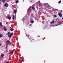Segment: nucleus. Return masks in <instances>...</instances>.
Wrapping results in <instances>:
<instances>
[{
    "instance_id": "nucleus-21",
    "label": "nucleus",
    "mask_w": 63,
    "mask_h": 63,
    "mask_svg": "<svg viewBox=\"0 0 63 63\" xmlns=\"http://www.w3.org/2000/svg\"><path fill=\"white\" fill-rule=\"evenodd\" d=\"M4 31H7V29H6V28H4Z\"/></svg>"
},
{
    "instance_id": "nucleus-32",
    "label": "nucleus",
    "mask_w": 63,
    "mask_h": 63,
    "mask_svg": "<svg viewBox=\"0 0 63 63\" xmlns=\"http://www.w3.org/2000/svg\"><path fill=\"white\" fill-rule=\"evenodd\" d=\"M58 20V19H56V20Z\"/></svg>"
},
{
    "instance_id": "nucleus-20",
    "label": "nucleus",
    "mask_w": 63,
    "mask_h": 63,
    "mask_svg": "<svg viewBox=\"0 0 63 63\" xmlns=\"http://www.w3.org/2000/svg\"><path fill=\"white\" fill-rule=\"evenodd\" d=\"M8 50L7 49V50H5V52L6 53H7L8 52Z\"/></svg>"
},
{
    "instance_id": "nucleus-24",
    "label": "nucleus",
    "mask_w": 63,
    "mask_h": 63,
    "mask_svg": "<svg viewBox=\"0 0 63 63\" xmlns=\"http://www.w3.org/2000/svg\"><path fill=\"white\" fill-rule=\"evenodd\" d=\"M61 1H59L58 3H61Z\"/></svg>"
},
{
    "instance_id": "nucleus-36",
    "label": "nucleus",
    "mask_w": 63,
    "mask_h": 63,
    "mask_svg": "<svg viewBox=\"0 0 63 63\" xmlns=\"http://www.w3.org/2000/svg\"><path fill=\"white\" fill-rule=\"evenodd\" d=\"M13 16H14V15H13Z\"/></svg>"
},
{
    "instance_id": "nucleus-4",
    "label": "nucleus",
    "mask_w": 63,
    "mask_h": 63,
    "mask_svg": "<svg viewBox=\"0 0 63 63\" xmlns=\"http://www.w3.org/2000/svg\"><path fill=\"white\" fill-rule=\"evenodd\" d=\"M11 32H8L7 33V35H8V37H10V35H9L10 34Z\"/></svg>"
},
{
    "instance_id": "nucleus-7",
    "label": "nucleus",
    "mask_w": 63,
    "mask_h": 63,
    "mask_svg": "<svg viewBox=\"0 0 63 63\" xmlns=\"http://www.w3.org/2000/svg\"><path fill=\"white\" fill-rule=\"evenodd\" d=\"M58 15L59 16H62V15L60 13H58Z\"/></svg>"
},
{
    "instance_id": "nucleus-16",
    "label": "nucleus",
    "mask_w": 63,
    "mask_h": 63,
    "mask_svg": "<svg viewBox=\"0 0 63 63\" xmlns=\"http://www.w3.org/2000/svg\"><path fill=\"white\" fill-rule=\"evenodd\" d=\"M6 42L8 43H10V41L9 40H7L6 41Z\"/></svg>"
},
{
    "instance_id": "nucleus-28",
    "label": "nucleus",
    "mask_w": 63,
    "mask_h": 63,
    "mask_svg": "<svg viewBox=\"0 0 63 63\" xmlns=\"http://www.w3.org/2000/svg\"><path fill=\"white\" fill-rule=\"evenodd\" d=\"M9 43H10V44H12V42H10H10Z\"/></svg>"
},
{
    "instance_id": "nucleus-5",
    "label": "nucleus",
    "mask_w": 63,
    "mask_h": 63,
    "mask_svg": "<svg viewBox=\"0 0 63 63\" xmlns=\"http://www.w3.org/2000/svg\"><path fill=\"white\" fill-rule=\"evenodd\" d=\"M39 3H38V5L39 6H41L42 5V4L40 2V1H39L38 2Z\"/></svg>"
},
{
    "instance_id": "nucleus-10",
    "label": "nucleus",
    "mask_w": 63,
    "mask_h": 63,
    "mask_svg": "<svg viewBox=\"0 0 63 63\" xmlns=\"http://www.w3.org/2000/svg\"><path fill=\"white\" fill-rule=\"evenodd\" d=\"M13 52H9V54L10 55H11L12 54H13Z\"/></svg>"
},
{
    "instance_id": "nucleus-17",
    "label": "nucleus",
    "mask_w": 63,
    "mask_h": 63,
    "mask_svg": "<svg viewBox=\"0 0 63 63\" xmlns=\"http://www.w3.org/2000/svg\"><path fill=\"white\" fill-rule=\"evenodd\" d=\"M8 47V45H7L6 46V47H5V49H7V47Z\"/></svg>"
},
{
    "instance_id": "nucleus-14",
    "label": "nucleus",
    "mask_w": 63,
    "mask_h": 63,
    "mask_svg": "<svg viewBox=\"0 0 63 63\" xmlns=\"http://www.w3.org/2000/svg\"><path fill=\"white\" fill-rule=\"evenodd\" d=\"M0 26L1 27H2L3 26V25L2 24V23L1 22H0Z\"/></svg>"
},
{
    "instance_id": "nucleus-27",
    "label": "nucleus",
    "mask_w": 63,
    "mask_h": 63,
    "mask_svg": "<svg viewBox=\"0 0 63 63\" xmlns=\"http://www.w3.org/2000/svg\"><path fill=\"white\" fill-rule=\"evenodd\" d=\"M4 29H5L6 27L5 26V27H4Z\"/></svg>"
},
{
    "instance_id": "nucleus-30",
    "label": "nucleus",
    "mask_w": 63,
    "mask_h": 63,
    "mask_svg": "<svg viewBox=\"0 0 63 63\" xmlns=\"http://www.w3.org/2000/svg\"><path fill=\"white\" fill-rule=\"evenodd\" d=\"M1 43H0V46H1Z\"/></svg>"
},
{
    "instance_id": "nucleus-25",
    "label": "nucleus",
    "mask_w": 63,
    "mask_h": 63,
    "mask_svg": "<svg viewBox=\"0 0 63 63\" xmlns=\"http://www.w3.org/2000/svg\"><path fill=\"white\" fill-rule=\"evenodd\" d=\"M6 63H9V62L8 61H7L6 62Z\"/></svg>"
},
{
    "instance_id": "nucleus-23",
    "label": "nucleus",
    "mask_w": 63,
    "mask_h": 63,
    "mask_svg": "<svg viewBox=\"0 0 63 63\" xmlns=\"http://www.w3.org/2000/svg\"><path fill=\"white\" fill-rule=\"evenodd\" d=\"M19 2V1L18 0H17V1H16V3H17L18 2Z\"/></svg>"
},
{
    "instance_id": "nucleus-1",
    "label": "nucleus",
    "mask_w": 63,
    "mask_h": 63,
    "mask_svg": "<svg viewBox=\"0 0 63 63\" xmlns=\"http://www.w3.org/2000/svg\"><path fill=\"white\" fill-rule=\"evenodd\" d=\"M28 38H29V39H30V41L31 42H33L34 41V39H33V38L32 37H30V38H29V37L28 36Z\"/></svg>"
},
{
    "instance_id": "nucleus-13",
    "label": "nucleus",
    "mask_w": 63,
    "mask_h": 63,
    "mask_svg": "<svg viewBox=\"0 0 63 63\" xmlns=\"http://www.w3.org/2000/svg\"><path fill=\"white\" fill-rule=\"evenodd\" d=\"M32 9L33 10H35V7L33 6L32 7Z\"/></svg>"
},
{
    "instance_id": "nucleus-15",
    "label": "nucleus",
    "mask_w": 63,
    "mask_h": 63,
    "mask_svg": "<svg viewBox=\"0 0 63 63\" xmlns=\"http://www.w3.org/2000/svg\"><path fill=\"white\" fill-rule=\"evenodd\" d=\"M2 1L3 3H4L5 2L6 0H2Z\"/></svg>"
},
{
    "instance_id": "nucleus-6",
    "label": "nucleus",
    "mask_w": 63,
    "mask_h": 63,
    "mask_svg": "<svg viewBox=\"0 0 63 63\" xmlns=\"http://www.w3.org/2000/svg\"><path fill=\"white\" fill-rule=\"evenodd\" d=\"M17 12V10H14V13H15V14H16Z\"/></svg>"
},
{
    "instance_id": "nucleus-22",
    "label": "nucleus",
    "mask_w": 63,
    "mask_h": 63,
    "mask_svg": "<svg viewBox=\"0 0 63 63\" xmlns=\"http://www.w3.org/2000/svg\"><path fill=\"white\" fill-rule=\"evenodd\" d=\"M31 23H34V21H32L31 20Z\"/></svg>"
},
{
    "instance_id": "nucleus-19",
    "label": "nucleus",
    "mask_w": 63,
    "mask_h": 63,
    "mask_svg": "<svg viewBox=\"0 0 63 63\" xmlns=\"http://www.w3.org/2000/svg\"><path fill=\"white\" fill-rule=\"evenodd\" d=\"M2 36L1 34L0 33V38H2Z\"/></svg>"
},
{
    "instance_id": "nucleus-8",
    "label": "nucleus",
    "mask_w": 63,
    "mask_h": 63,
    "mask_svg": "<svg viewBox=\"0 0 63 63\" xmlns=\"http://www.w3.org/2000/svg\"><path fill=\"white\" fill-rule=\"evenodd\" d=\"M11 18V17L10 16H8V19L9 20H10Z\"/></svg>"
},
{
    "instance_id": "nucleus-33",
    "label": "nucleus",
    "mask_w": 63,
    "mask_h": 63,
    "mask_svg": "<svg viewBox=\"0 0 63 63\" xmlns=\"http://www.w3.org/2000/svg\"><path fill=\"white\" fill-rule=\"evenodd\" d=\"M60 16L61 17H62V16Z\"/></svg>"
},
{
    "instance_id": "nucleus-2",
    "label": "nucleus",
    "mask_w": 63,
    "mask_h": 63,
    "mask_svg": "<svg viewBox=\"0 0 63 63\" xmlns=\"http://www.w3.org/2000/svg\"><path fill=\"white\" fill-rule=\"evenodd\" d=\"M14 35V33L13 32H12L11 33H10V35H9V39H10L12 37V36Z\"/></svg>"
},
{
    "instance_id": "nucleus-11",
    "label": "nucleus",
    "mask_w": 63,
    "mask_h": 63,
    "mask_svg": "<svg viewBox=\"0 0 63 63\" xmlns=\"http://www.w3.org/2000/svg\"><path fill=\"white\" fill-rule=\"evenodd\" d=\"M14 30V29L13 28H11V29H10V31L11 32L13 31Z\"/></svg>"
},
{
    "instance_id": "nucleus-26",
    "label": "nucleus",
    "mask_w": 63,
    "mask_h": 63,
    "mask_svg": "<svg viewBox=\"0 0 63 63\" xmlns=\"http://www.w3.org/2000/svg\"><path fill=\"white\" fill-rule=\"evenodd\" d=\"M20 61H22V58L20 59Z\"/></svg>"
},
{
    "instance_id": "nucleus-35",
    "label": "nucleus",
    "mask_w": 63,
    "mask_h": 63,
    "mask_svg": "<svg viewBox=\"0 0 63 63\" xmlns=\"http://www.w3.org/2000/svg\"><path fill=\"white\" fill-rule=\"evenodd\" d=\"M1 1V0H0V1Z\"/></svg>"
},
{
    "instance_id": "nucleus-34",
    "label": "nucleus",
    "mask_w": 63,
    "mask_h": 63,
    "mask_svg": "<svg viewBox=\"0 0 63 63\" xmlns=\"http://www.w3.org/2000/svg\"><path fill=\"white\" fill-rule=\"evenodd\" d=\"M62 19H63V17L62 18Z\"/></svg>"
},
{
    "instance_id": "nucleus-29",
    "label": "nucleus",
    "mask_w": 63,
    "mask_h": 63,
    "mask_svg": "<svg viewBox=\"0 0 63 63\" xmlns=\"http://www.w3.org/2000/svg\"><path fill=\"white\" fill-rule=\"evenodd\" d=\"M54 16V17H57V16Z\"/></svg>"
},
{
    "instance_id": "nucleus-12",
    "label": "nucleus",
    "mask_w": 63,
    "mask_h": 63,
    "mask_svg": "<svg viewBox=\"0 0 63 63\" xmlns=\"http://www.w3.org/2000/svg\"><path fill=\"white\" fill-rule=\"evenodd\" d=\"M54 22L55 21H52V22H50V23H51V24H52V23H54Z\"/></svg>"
},
{
    "instance_id": "nucleus-3",
    "label": "nucleus",
    "mask_w": 63,
    "mask_h": 63,
    "mask_svg": "<svg viewBox=\"0 0 63 63\" xmlns=\"http://www.w3.org/2000/svg\"><path fill=\"white\" fill-rule=\"evenodd\" d=\"M8 4L7 3H6L4 5V7H8Z\"/></svg>"
},
{
    "instance_id": "nucleus-31",
    "label": "nucleus",
    "mask_w": 63,
    "mask_h": 63,
    "mask_svg": "<svg viewBox=\"0 0 63 63\" xmlns=\"http://www.w3.org/2000/svg\"><path fill=\"white\" fill-rule=\"evenodd\" d=\"M54 16H56V15H54Z\"/></svg>"
},
{
    "instance_id": "nucleus-18",
    "label": "nucleus",
    "mask_w": 63,
    "mask_h": 63,
    "mask_svg": "<svg viewBox=\"0 0 63 63\" xmlns=\"http://www.w3.org/2000/svg\"><path fill=\"white\" fill-rule=\"evenodd\" d=\"M15 17L14 16H13V17H12V19L13 20H14L15 19Z\"/></svg>"
},
{
    "instance_id": "nucleus-9",
    "label": "nucleus",
    "mask_w": 63,
    "mask_h": 63,
    "mask_svg": "<svg viewBox=\"0 0 63 63\" xmlns=\"http://www.w3.org/2000/svg\"><path fill=\"white\" fill-rule=\"evenodd\" d=\"M4 54H2L1 55V57L2 58H3V56H4Z\"/></svg>"
}]
</instances>
